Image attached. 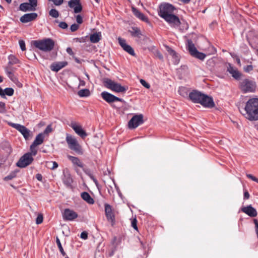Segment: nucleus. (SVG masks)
<instances>
[{"instance_id":"obj_1","label":"nucleus","mask_w":258,"mask_h":258,"mask_svg":"<svg viewBox=\"0 0 258 258\" xmlns=\"http://www.w3.org/2000/svg\"><path fill=\"white\" fill-rule=\"evenodd\" d=\"M176 8L172 5L164 3L159 7L158 15L164 19L171 27H178L180 25L179 18L174 14Z\"/></svg>"},{"instance_id":"obj_2","label":"nucleus","mask_w":258,"mask_h":258,"mask_svg":"<svg viewBox=\"0 0 258 258\" xmlns=\"http://www.w3.org/2000/svg\"><path fill=\"white\" fill-rule=\"evenodd\" d=\"M244 111L246 112V118L248 120H258V99H249L246 103Z\"/></svg>"},{"instance_id":"obj_3","label":"nucleus","mask_w":258,"mask_h":258,"mask_svg":"<svg viewBox=\"0 0 258 258\" xmlns=\"http://www.w3.org/2000/svg\"><path fill=\"white\" fill-rule=\"evenodd\" d=\"M32 44L36 48L44 52H49L53 49L55 42L52 39L48 38L34 40Z\"/></svg>"},{"instance_id":"obj_4","label":"nucleus","mask_w":258,"mask_h":258,"mask_svg":"<svg viewBox=\"0 0 258 258\" xmlns=\"http://www.w3.org/2000/svg\"><path fill=\"white\" fill-rule=\"evenodd\" d=\"M103 83L106 88L117 93H124L128 89V87L122 86L120 84L108 78L104 79Z\"/></svg>"},{"instance_id":"obj_5","label":"nucleus","mask_w":258,"mask_h":258,"mask_svg":"<svg viewBox=\"0 0 258 258\" xmlns=\"http://www.w3.org/2000/svg\"><path fill=\"white\" fill-rule=\"evenodd\" d=\"M66 140L69 149L79 154H82L81 146L75 137L69 134H67Z\"/></svg>"},{"instance_id":"obj_6","label":"nucleus","mask_w":258,"mask_h":258,"mask_svg":"<svg viewBox=\"0 0 258 258\" xmlns=\"http://www.w3.org/2000/svg\"><path fill=\"white\" fill-rule=\"evenodd\" d=\"M187 49L192 56L201 60H203L205 58L206 55L203 52H199L191 40H187Z\"/></svg>"},{"instance_id":"obj_7","label":"nucleus","mask_w":258,"mask_h":258,"mask_svg":"<svg viewBox=\"0 0 258 258\" xmlns=\"http://www.w3.org/2000/svg\"><path fill=\"white\" fill-rule=\"evenodd\" d=\"M255 82L252 80L245 79L240 82V88L244 93L252 92L255 89Z\"/></svg>"},{"instance_id":"obj_8","label":"nucleus","mask_w":258,"mask_h":258,"mask_svg":"<svg viewBox=\"0 0 258 258\" xmlns=\"http://www.w3.org/2000/svg\"><path fill=\"white\" fill-rule=\"evenodd\" d=\"M33 160L34 159L33 157H31V154L29 153H27L19 159L16 165L20 168H25L31 164Z\"/></svg>"},{"instance_id":"obj_9","label":"nucleus","mask_w":258,"mask_h":258,"mask_svg":"<svg viewBox=\"0 0 258 258\" xmlns=\"http://www.w3.org/2000/svg\"><path fill=\"white\" fill-rule=\"evenodd\" d=\"M144 122L143 115L142 114L135 115L128 122V127L130 129H135Z\"/></svg>"},{"instance_id":"obj_10","label":"nucleus","mask_w":258,"mask_h":258,"mask_svg":"<svg viewBox=\"0 0 258 258\" xmlns=\"http://www.w3.org/2000/svg\"><path fill=\"white\" fill-rule=\"evenodd\" d=\"M101 96L106 102L109 104L116 101L124 102L122 99L117 97L106 91L102 92L101 93Z\"/></svg>"},{"instance_id":"obj_11","label":"nucleus","mask_w":258,"mask_h":258,"mask_svg":"<svg viewBox=\"0 0 258 258\" xmlns=\"http://www.w3.org/2000/svg\"><path fill=\"white\" fill-rule=\"evenodd\" d=\"M9 124L13 127L19 131L23 136L25 140H28L30 135V131L23 125L18 123H9Z\"/></svg>"},{"instance_id":"obj_12","label":"nucleus","mask_w":258,"mask_h":258,"mask_svg":"<svg viewBox=\"0 0 258 258\" xmlns=\"http://www.w3.org/2000/svg\"><path fill=\"white\" fill-rule=\"evenodd\" d=\"M104 207L106 219L111 223V225L113 226L115 223V219L112 207L108 204H105Z\"/></svg>"},{"instance_id":"obj_13","label":"nucleus","mask_w":258,"mask_h":258,"mask_svg":"<svg viewBox=\"0 0 258 258\" xmlns=\"http://www.w3.org/2000/svg\"><path fill=\"white\" fill-rule=\"evenodd\" d=\"M78 217V214L74 210L65 209L62 213V218L64 221H74Z\"/></svg>"},{"instance_id":"obj_14","label":"nucleus","mask_w":258,"mask_h":258,"mask_svg":"<svg viewBox=\"0 0 258 258\" xmlns=\"http://www.w3.org/2000/svg\"><path fill=\"white\" fill-rule=\"evenodd\" d=\"M202 106L207 108H212L215 106L213 99L212 97L203 93L199 103Z\"/></svg>"},{"instance_id":"obj_15","label":"nucleus","mask_w":258,"mask_h":258,"mask_svg":"<svg viewBox=\"0 0 258 258\" xmlns=\"http://www.w3.org/2000/svg\"><path fill=\"white\" fill-rule=\"evenodd\" d=\"M70 126L74 130L75 133L82 139H84L87 136V134L82 128V126L78 124L76 122L72 121Z\"/></svg>"},{"instance_id":"obj_16","label":"nucleus","mask_w":258,"mask_h":258,"mask_svg":"<svg viewBox=\"0 0 258 258\" xmlns=\"http://www.w3.org/2000/svg\"><path fill=\"white\" fill-rule=\"evenodd\" d=\"M118 41L119 45L125 51L132 56H135L136 53L134 49L131 47V46L126 43L125 39L119 37L118 38Z\"/></svg>"},{"instance_id":"obj_17","label":"nucleus","mask_w":258,"mask_h":258,"mask_svg":"<svg viewBox=\"0 0 258 258\" xmlns=\"http://www.w3.org/2000/svg\"><path fill=\"white\" fill-rule=\"evenodd\" d=\"M203 94V93L199 91L194 90L189 93L188 97L190 100H191L193 103H199Z\"/></svg>"},{"instance_id":"obj_18","label":"nucleus","mask_w":258,"mask_h":258,"mask_svg":"<svg viewBox=\"0 0 258 258\" xmlns=\"http://www.w3.org/2000/svg\"><path fill=\"white\" fill-rule=\"evenodd\" d=\"M70 8L74 9L75 13H79L82 11V6L80 0H70L68 2Z\"/></svg>"},{"instance_id":"obj_19","label":"nucleus","mask_w":258,"mask_h":258,"mask_svg":"<svg viewBox=\"0 0 258 258\" xmlns=\"http://www.w3.org/2000/svg\"><path fill=\"white\" fill-rule=\"evenodd\" d=\"M62 179L63 184L67 188L70 189L73 188L72 183L73 182V180L69 172H63V177Z\"/></svg>"},{"instance_id":"obj_20","label":"nucleus","mask_w":258,"mask_h":258,"mask_svg":"<svg viewBox=\"0 0 258 258\" xmlns=\"http://www.w3.org/2000/svg\"><path fill=\"white\" fill-rule=\"evenodd\" d=\"M241 210L242 212L251 217H255L257 215L256 209L252 207L251 205L247 206L246 207H242L241 209Z\"/></svg>"},{"instance_id":"obj_21","label":"nucleus","mask_w":258,"mask_h":258,"mask_svg":"<svg viewBox=\"0 0 258 258\" xmlns=\"http://www.w3.org/2000/svg\"><path fill=\"white\" fill-rule=\"evenodd\" d=\"M37 16L36 13L25 14L20 18V20L23 23H26L35 20Z\"/></svg>"},{"instance_id":"obj_22","label":"nucleus","mask_w":258,"mask_h":258,"mask_svg":"<svg viewBox=\"0 0 258 258\" xmlns=\"http://www.w3.org/2000/svg\"><path fill=\"white\" fill-rule=\"evenodd\" d=\"M165 47L168 54L172 56L173 63L176 64L178 63L179 61V58L178 54L175 52V51L168 45H165Z\"/></svg>"},{"instance_id":"obj_23","label":"nucleus","mask_w":258,"mask_h":258,"mask_svg":"<svg viewBox=\"0 0 258 258\" xmlns=\"http://www.w3.org/2000/svg\"><path fill=\"white\" fill-rule=\"evenodd\" d=\"M68 64L67 61H59L52 63L50 66V69L52 71L57 72L60 70L65 67Z\"/></svg>"},{"instance_id":"obj_24","label":"nucleus","mask_w":258,"mask_h":258,"mask_svg":"<svg viewBox=\"0 0 258 258\" xmlns=\"http://www.w3.org/2000/svg\"><path fill=\"white\" fill-rule=\"evenodd\" d=\"M12 71L13 68L11 66H8L5 68V72L8 77L12 81L15 83H16L17 82H18V80L15 76L14 73L12 72Z\"/></svg>"},{"instance_id":"obj_25","label":"nucleus","mask_w":258,"mask_h":258,"mask_svg":"<svg viewBox=\"0 0 258 258\" xmlns=\"http://www.w3.org/2000/svg\"><path fill=\"white\" fill-rule=\"evenodd\" d=\"M19 9L23 12L34 11L36 10V9L35 8H33L32 5L29 3H24L20 4Z\"/></svg>"},{"instance_id":"obj_26","label":"nucleus","mask_w":258,"mask_h":258,"mask_svg":"<svg viewBox=\"0 0 258 258\" xmlns=\"http://www.w3.org/2000/svg\"><path fill=\"white\" fill-rule=\"evenodd\" d=\"M67 157L72 162L74 166H77L81 168L83 167V163L78 157H74L71 155H68Z\"/></svg>"},{"instance_id":"obj_27","label":"nucleus","mask_w":258,"mask_h":258,"mask_svg":"<svg viewBox=\"0 0 258 258\" xmlns=\"http://www.w3.org/2000/svg\"><path fill=\"white\" fill-rule=\"evenodd\" d=\"M44 136L43 133H40L36 136L35 139L32 144L33 146H37L42 144L44 141Z\"/></svg>"},{"instance_id":"obj_28","label":"nucleus","mask_w":258,"mask_h":258,"mask_svg":"<svg viewBox=\"0 0 258 258\" xmlns=\"http://www.w3.org/2000/svg\"><path fill=\"white\" fill-rule=\"evenodd\" d=\"M132 11L135 16H136L139 19L143 21H147L148 20V18L137 9L133 8Z\"/></svg>"},{"instance_id":"obj_29","label":"nucleus","mask_w":258,"mask_h":258,"mask_svg":"<svg viewBox=\"0 0 258 258\" xmlns=\"http://www.w3.org/2000/svg\"><path fill=\"white\" fill-rule=\"evenodd\" d=\"M101 39V32L94 33L90 36V40L92 43H96Z\"/></svg>"},{"instance_id":"obj_30","label":"nucleus","mask_w":258,"mask_h":258,"mask_svg":"<svg viewBox=\"0 0 258 258\" xmlns=\"http://www.w3.org/2000/svg\"><path fill=\"white\" fill-rule=\"evenodd\" d=\"M81 198L89 204H93L94 203V200L90 195L87 192H83L81 194Z\"/></svg>"},{"instance_id":"obj_31","label":"nucleus","mask_w":258,"mask_h":258,"mask_svg":"<svg viewBox=\"0 0 258 258\" xmlns=\"http://www.w3.org/2000/svg\"><path fill=\"white\" fill-rule=\"evenodd\" d=\"M8 66H10L14 64H16L20 63V61L17 57L14 55L10 54L8 56Z\"/></svg>"},{"instance_id":"obj_32","label":"nucleus","mask_w":258,"mask_h":258,"mask_svg":"<svg viewBox=\"0 0 258 258\" xmlns=\"http://www.w3.org/2000/svg\"><path fill=\"white\" fill-rule=\"evenodd\" d=\"M128 32L133 37H140L141 35L140 30L138 27H132L128 30Z\"/></svg>"},{"instance_id":"obj_33","label":"nucleus","mask_w":258,"mask_h":258,"mask_svg":"<svg viewBox=\"0 0 258 258\" xmlns=\"http://www.w3.org/2000/svg\"><path fill=\"white\" fill-rule=\"evenodd\" d=\"M179 94L183 97L188 96V89L184 87H180L178 89Z\"/></svg>"},{"instance_id":"obj_34","label":"nucleus","mask_w":258,"mask_h":258,"mask_svg":"<svg viewBox=\"0 0 258 258\" xmlns=\"http://www.w3.org/2000/svg\"><path fill=\"white\" fill-rule=\"evenodd\" d=\"M78 94L81 97H88L90 95V92L89 89H84L79 90Z\"/></svg>"},{"instance_id":"obj_35","label":"nucleus","mask_w":258,"mask_h":258,"mask_svg":"<svg viewBox=\"0 0 258 258\" xmlns=\"http://www.w3.org/2000/svg\"><path fill=\"white\" fill-rule=\"evenodd\" d=\"M56 243L57 244V245L58 246V248L60 252L63 256H65L66 255V252H64L63 247L61 245L60 241L58 237H56Z\"/></svg>"},{"instance_id":"obj_36","label":"nucleus","mask_w":258,"mask_h":258,"mask_svg":"<svg viewBox=\"0 0 258 258\" xmlns=\"http://www.w3.org/2000/svg\"><path fill=\"white\" fill-rule=\"evenodd\" d=\"M4 91V98H5V95H8L9 96H12L13 95L14 93V90L12 88H6Z\"/></svg>"},{"instance_id":"obj_37","label":"nucleus","mask_w":258,"mask_h":258,"mask_svg":"<svg viewBox=\"0 0 258 258\" xmlns=\"http://www.w3.org/2000/svg\"><path fill=\"white\" fill-rule=\"evenodd\" d=\"M49 15L54 18H57L59 14L58 11L55 9H51L49 12Z\"/></svg>"},{"instance_id":"obj_38","label":"nucleus","mask_w":258,"mask_h":258,"mask_svg":"<svg viewBox=\"0 0 258 258\" xmlns=\"http://www.w3.org/2000/svg\"><path fill=\"white\" fill-rule=\"evenodd\" d=\"M230 74L232 75V76L235 79L237 80L240 79L241 75V73L237 70H236L235 71H233Z\"/></svg>"},{"instance_id":"obj_39","label":"nucleus","mask_w":258,"mask_h":258,"mask_svg":"<svg viewBox=\"0 0 258 258\" xmlns=\"http://www.w3.org/2000/svg\"><path fill=\"white\" fill-rule=\"evenodd\" d=\"M7 112L5 103L0 101V113L4 114Z\"/></svg>"},{"instance_id":"obj_40","label":"nucleus","mask_w":258,"mask_h":258,"mask_svg":"<svg viewBox=\"0 0 258 258\" xmlns=\"http://www.w3.org/2000/svg\"><path fill=\"white\" fill-rule=\"evenodd\" d=\"M37 146H33V144H31L30 149L31 152H29L31 154V157H33V156H35L37 153V150L36 149V147Z\"/></svg>"},{"instance_id":"obj_41","label":"nucleus","mask_w":258,"mask_h":258,"mask_svg":"<svg viewBox=\"0 0 258 258\" xmlns=\"http://www.w3.org/2000/svg\"><path fill=\"white\" fill-rule=\"evenodd\" d=\"M140 82L141 84L146 88L149 89L150 88V85L149 83H148L145 80L143 79H141L140 80Z\"/></svg>"},{"instance_id":"obj_42","label":"nucleus","mask_w":258,"mask_h":258,"mask_svg":"<svg viewBox=\"0 0 258 258\" xmlns=\"http://www.w3.org/2000/svg\"><path fill=\"white\" fill-rule=\"evenodd\" d=\"M16 173H11L8 176H6L5 177L4 179L5 180H11V179H13L14 178H15L16 177Z\"/></svg>"},{"instance_id":"obj_43","label":"nucleus","mask_w":258,"mask_h":258,"mask_svg":"<svg viewBox=\"0 0 258 258\" xmlns=\"http://www.w3.org/2000/svg\"><path fill=\"white\" fill-rule=\"evenodd\" d=\"M79 28V26L77 24H73L71 26L70 30L72 32L76 31Z\"/></svg>"},{"instance_id":"obj_44","label":"nucleus","mask_w":258,"mask_h":258,"mask_svg":"<svg viewBox=\"0 0 258 258\" xmlns=\"http://www.w3.org/2000/svg\"><path fill=\"white\" fill-rule=\"evenodd\" d=\"M243 70L244 72L249 73L253 70V66L251 64L247 65L244 67Z\"/></svg>"},{"instance_id":"obj_45","label":"nucleus","mask_w":258,"mask_h":258,"mask_svg":"<svg viewBox=\"0 0 258 258\" xmlns=\"http://www.w3.org/2000/svg\"><path fill=\"white\" fill-rule=\"evenodd\" d=\"M58 26L62 29H66L68 27V24L65 22H59Z\"/></svg>"},{"instance_id":"obj_46","label":"nucleus","mask_w":258,"mask_h":258,"mask_svg":"<svg viewBox=\"0 0 258 258\" xmlns=\"http://www.w3.org/2000/svg\"><path fill=\"white\" fill-rule=\"evenodd\" d=\"M236 70V69H235L231 63H228L227 71L230 74H231V73H232L233 71H235Z\"/></svg>"},{"instance_id":"obj_47","label":"nucleus","mask_w":258,"mask_h":258,"mask_svg":"<svg viewBox=\"0 0 258 258\" xmlns=\"http://www.w3.org/2000/svg\"><path fill=\"white\" fill-rule=\"evenodd\" d=\"M43 222V216L42 215H39L36 219V223L40 224Z\"/></svg>"},{"instance_id":"obj_48","label":"nucleus","mask_w":258,"mask_h":258,"mask_svg":"<svg viewBox=\"0 0 258 258\" xmlns=\"http://www.w3.org/2000/svg\"><path fill=\"white\" fill-rule=\"evenodd\" d=\"M50 2H52L55 6H60L63 2V0H48Z\"/></svg>"},{"instance_id":"obj_49","label":"nucleus","mask_w":258,"mask_h":258,"mask_svg":"<svg viewBox=\"0 0 258 258\" xmlns=\"http://www.w3.org/2000/svg\"><path fill=\"white\" fill-rule=\"evenodd\" d=\"M20 47L22 51H24L26 49L25 43L23 40H19V41Z\"/></svg>"},{"instance_id":"obj_50","label":"nucleus","mask_w":258,"mask_h":258,"mask_svg":"<svg viewBox=\"0 0 258 258\" xmlns=\"http://www.w3.org/2000/svg\"><path fill=\"white\" fill-rule=\"evenodd\" d=\"M76 18V21L78 24H81L83 23V18L80 15H77Z\"/></svg>"},{"instance_id":"obj_51","label":"nucleus","mask_w":258,"mask_h":258,"mask_svg":"<svg viewBox=\"0 0 258 258\" xmlns=\"http://www.w3.org/2000/svg\"><path fill=\"white\" fill-rule=\"evenodd\" d=\"M29 3H30L32 6L33 7V8H36L37 6V0H29Z\"/></svg>"},{"instance_id":"obj_52","label":"nucleus","mask_w":258,"mask_h":258,"mask_svg":"<svg viewBox=\"0 0 258 258\" xmlns=\"http://www.w3.org/2000/svg\"><path fill=\"white\" fill-rule=\"evenodd\" d=\"M52 127H51V126L50 125H48L46 128L45 129L44 131V133H43V134H48L49 133H50L51 131H52Z\"/></svg>"},{"instance_id":"obj_53","label":"nucleus","mask_w":258,"mask_h":258,"mask_svg":"<svg viewBox=\"0 0 258 258\" xmlns=\"http://www.w3.org/2000/svg\"><path fill=\"white\" fill-rule=\"evenodd\" d=\"M155 55L159 59L163 60V56L159 51L156 50L155 51Z\"/></svg>"},{"instance_id":"obj_54","label":"nucleus","mask_w":258,"mask_h":258,"mask_svg":"<svg viewBox=\"0 0 258 258\" xmlns=\"http://www.w3.org/2000/svg\"><path fill=\"white\" fill-rule=\"evenodd\" d=\"M80 237L83 239H87L88 238V233L86 231H83L81 233Z\"/></svg>"},{"instance_id":"obj_55","label":"nucleus","mask_w":258,"mask_h":258,"mask_svg":"<svg viewBox=\"0 0 258 258\" xmlns=\"http://www.w3.org/2000/svg\"><path fill=\"white\" fill-rule=\"evenodd\" d=\"M50 163L52 164V166L50 167L51 169L54 170L58 167V164L55 161L51 162Z\"/></svg>"},{"instance_id":"obj_56","label":"nucleus","mask_w":258,"mask_h":258,"mask_svg":"<svg viewBox=\"0 0 258 258\" xmlns=\"http://www.w3.org/2000/svg\"><path fill=\"white\" fill-rule=\"evenodd\" d=\"M132 226L135 229H138L136 219H134L133 221L132 222Z\"/></svg>"},{"instance_id":"obj_57","label":"nucleus","mask_w":258,"mask_h":258,"mask_svg":"<svg viewBox=\"0 0 258 258\" xmlns=\"http://www.w3.org/2000/svg\"><path fill=\"white\" fill-rule=\"evenodd\" d=\"M66 51L70 55H73L74 54V52L71 47H68L66 49Z\"/></svg>"},{"instance_id":"obj_58","label":"nucleus","mask_w":258,"mask_h":258,"mask_svg":"<svg viewBox=\"0 0 258 258\" xmlns=\"http://www.w3.org/2000/svg\"><path fill=\"white\" fill-rule=\"evenodd\" d=\"M246 176H247L248 178L251 179L252 180H253V181H254L255 180H256V177H254V176H253V175H251V174H247L246 175Z\"/></svg>"},{"instance_id":"obj_59","label":"nucleus","mask_w":258,"mask_h":258,"mask_svg":"<svg viewBox=\"0 0 258 258\" xmlns=\"http://www.w3.org/2000/svg\"><path fill=\"white\" fill-rule=\"evenodd\" d=\"M249 198V194L247 190H245L244 192V199H248Z\"/></svg>"},{"instance_id":"obj_60","label":"nucleus","mask_w":258,"mask_h":258,"mask_svg":"<svg viewBox=\"0 0 258 258\" xmlns=\"http://www.w3.org/2000/svg\"><path fill=\"white\" fill-rule=\"evenodd\" d=\"M36 179L40 181H41L42 180V176L41 174H39V173H38L36 175Z\"/></svg>"},{"instance_id":"obj_61","label":"nucleus","mask_w":258,"mask_h":258,"mask_svg":"<svg viewBox=\"0 0 258 258\" xmlns=\"http://www.w3.org/2000/svg\"><path fill=\"white\" fill-rule=\"evenodd\" d=\"M229 54L231 55V56L235 59L236 58V57H238V56L236 54L233 52H230Z\"/></svg>"},{"instance_id":"obj_62","label":"nucleus","mask_w":258,"mask_h":258,"mask_svg":"<svg viewBox=\"0 0 258 258\" xmlns=\"http://www.w3.org/2000/svg\"><path fill=\"white\" fill-rule=\"evenodd\" d=\"M235 60L237 62V63L239 65V66H241V61H240V58L239 57H236V58L235 59Z\"/></svg>"},{"instance_id":"obj_63","label":"nucleus","mask_w":258,"mask_h":258,"mask_svg":"<svg viewBox=\"0 0 258 258\" xmlns=\"http://www.w3.org/2000/svg\"><path fill=\"white\" fill-rule=\"evenodd\" d=\"M3 93H4L3 89L0 87V96L4 98V94Z\"/></svg>"},{"instance_id":"obj_64","label":"nucleus","mask_w":258,"mask_h":258,"mask_svg":"<svg viewBox=\"0 0 258 258\" xmlns=\"http://www.w3.org/2000/svg\"><path fill=\"white\" fill-rule=\"evenodd\" d=\"M178 1L180 2H181L182 3H183L184 4H188L190 2V0H178Z\"/></svg>"}]
</instances>
